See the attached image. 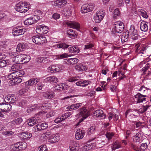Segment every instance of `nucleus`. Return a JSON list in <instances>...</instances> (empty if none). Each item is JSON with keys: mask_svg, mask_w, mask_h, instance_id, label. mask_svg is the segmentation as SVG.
<instances>
[{"mask_svg": "<svg viewBox=\"0 0 151 151\" xmlns=\"http://www.w3.org/2000/svg\"><path fill=\"white\" fill-rule=\"evenodd\" d=\"M29 8V6L26 3L21 1L16 5L15 9L17 12L23 13L26 12Z\"/></svg>", "mask_w": 151, "mask_h": 151, "instance_id": "obj_1", "label": "nucleus"}, {"mask_svg": "<svg viewBox=\"0 0 151 151\" xmlns=\"http://www.w3.org/2000/svg\"><path fill=\"white\" fill-rule=\"evenodd\" d=\"M124 27V24L122 22L117 21L115 22L112 32L114 34V32L119 33H121L123 31Z\"/></svg>", "mask_w": 151, "mask_h": 151, "instance_id": "obj_2", "label": "nucleus"}, {"mask_svg": "<svg viewBox=\"0 0 151 151\" xmlns=\"http://www.w3.org/2000/svg\"><path fill=\"white\" fill-rule=\"evenodd\" d=\"M79 111L78 116H80L82 117L79 119V121L77 123V125L82 122L84 119L87 118L89 116V113L87 110L86 107H83L79 109L78 110Z\"/></svg>", "mask_w": 151, "mask_h": 151, "instance_id": "obj_3", "label": "nucleus"}, {"mask_svg": "<svg viewBox=\"0 0 151 151\" xmlns=\"http://www.w3.org/2000/svg\"><path fill=\"white\" fill-rule=\"evenodd\" d=\"M48 104H35L34 105L29 107L27 109V112H30L33 111H37L39 109L44 110L48 108L47 105Z\"/></svg>", "mask_w": 151, "mask_h": 151, "instance_id": "obj_4", "label": "nucleus"}, {"mask_svg": "<svg viewBox=\"0 0 151 151\" xmlns=\"http://www.w3.org/2000/svg\"><path fill=\"white\" fill-rule=\"evenodd\" d=\"M65 68L64 66L62 64H56L50 65L48 69L51 73H56L64 70Z\"/></svg>", "mask_w": 151, "mask_h": 151, "instance_id": "obj_5", "label": "nucleus"}, {"mask_svg": "<svg viewBox=\"0 0 151 151\" xmlns=\"http://www.w3.org/2000/svg\"><path fill=\"white\" fill-rule=\"evenodd\" d=\"M12 145V150L14 151H19L25 150L27 146V144L25 142H22L16 143Z\"/></svg>", "mask_w": 151, "mask_h": 151, "instance_id": "obj_6", "label": "nucleus"}, {"mask_svg": "<svg viewBox=\"0 0 151 151\" xmlns=\"http://www.w3.org/2000/svg\"><path fill=\"white\" fill-rule=\"evenodd\" d=\"M32 40L36 44H43L46 42V39L44 36L36 35L32 37Z\"/></svg>", "mask_w": 151, "mask_h": 151, "instance_id": "obj_7", "label": "nucleus"}, {"mask_svg": "<svg viewBox=\"0 0 151 151\" xmlns=\"http://www.w3.org/2000/svg\"><path fill=\"white\" fill-rule=\"evenodd\" d=\"M106 15L105 10H100L97 12L94 16V20L96 23H99Z\"/></svg>", "mask_w": 151, "mask_h": 151, "instance_id": "obj_8", "label": "nucleus"}, {"mask_svg": "<svg viewBox=\"0 0 151 151\" xmlns=\"http://www.w3.org/2000/svg\"><path fill=\"white\" fill-rule=\"evenodd\" d=\"M95 5L93 3L83 5L81 8V12L82 13H86L92 11L94 9Z\"/></svg>", "mask_w": 151, "mask_h": 151, "instance_id": "obj_9", "label": "nucleus"}, {"mask_svg": "<svg viewBox=\"0 0 151 151\" xmlns=\"http://www.w3.org/2000/svg\"><path fill=\"white\" fill-rule=\"evenodd\" d=\"M12 31L14 36H17L23 34L26 32V29L21 27H16L13 28Z\"/></svg>", "mask_w": 151, "mask_h": 151, "instance_id": "obj_10", "label": "nucleus"}, {"mask_svg": "<svg viewBox=\"0 0 151 151\" xmlns=\"http://www.w3.org/2000/svg\"><path fill=\"white\" fill-rule=\"evenodd\" d=\"M36 32L40 35L46 34L48 32V29L46 26L43 25L38 26L36 29Z\"/></svg>", "mask_w": 151, "mask_h": 151, "instance_id": "obj_11", "label": "nucleus"}, {"mask_svg": "<svg viewBox=\"0 0 151 151\" xmlns=\"http://www.w3.org/2000/svg\"><path fill=\"white\" fill-rule=\"evenodd\" d=\"M146 96L138 93L134 95V97L136 99V104L142 103L146 101Z\"/></svg>", "mask_w": 151, "mask_h": 151, "instance_id": "obj_12", "label": "nucleus"}, {"mask_svg": "<svg viewBox=\"0 0 151 151\" xmlns=\"http://www.w3.org/2000/svg\"><path fill=\"white\" fill-rule=\"evenodd\" d=\"M4 101L8 104H14L17 100L16 97L14 95L9 94L5 97Z\"/></svg>", "mask_w": 151, "mask_h": 151, "instance_id": "obj_13", "label": "nucleus"}, {"mask_svg": "<svg viewBox=\"0 0 151 151\" xmlns=\"http://www.w3.org/2000/svg\"><path fill=\"white\" fill-rule=\"evenodd\" d=\"M41 122V119L40 117H34L30 119H28L27 122L28 125L33 126L35 124Z\"/></svg>", "mask_w": 151, "mask_h": 151, "instance_id": "obj_14", "label": "nucleus"}, {"mask_svg": "<svg viewBox=\"0 0 151 151\" xmlns=\"http://www.w3.org/2000/svg\"><path fill=\"white\" fill-rule=\"evenodd\" d=\"M11 105L8 103L0 104V111L3 112H6L11 109Z\"/></svg>", "mask_w": 151, "mask_h": 151, "instance_id": "obj_15", "label": "nucleus"}, {"mask_svg": "<svg viewBox=\"0 0 151 151\" xmlns=\"http://www.w3.org/2000/svg\"><path fill=\"white\" fill-rule=\"evenodd\" d=\"M93 116L95 118L99 117L101 119H104L105 117V115L102 110L98 109L94 111L93 114Z\"/></svg>", "mask_w": 151, "mask_h": 151, "instance_id": "obj_16", "label": "nucleus"}, {"mask_svg": "<svg viewBox=\"0 0 151 151\" xmlns=\"http://www.w3.org/2000/svg\"><path fill=\"white\" fill-rule=\"evenodd\" d=\"M132 39L134 40H136L138 37V32L137 30L135 29L134 26H131L129 30Z\"/></svg>", "mask_w": 151, "mask_h": 151, "instance_id": "obj_17", "label": "nucleus"}, {"mask_svg": "<svg viewBox=\"0 0 151 151\" xmlns=\"http://www.w3.org/2000/svg\"><path fill=\"white\" fill-rule=\"evenodd\" d=\"M86 133L85 130L78 129L76 131L75 134V137L77 139H82Z\"/></svg>", "mask_w": 151, "mask_h": 151, "instance_id": "obj_18", "label": "nucleus"}, {"mask_svg": "<svg viewBox=\"0 0 151 151\" xmlns=\"http://www.w3.org/2000/svg\"><path fill=\"white\" fill-rule=\"evenodd\" d=\"M66 24L68 26L70 27V28L76 29L78 30H79V29L80 27V24L75 22L68 21L66 22Z\"/></svg>", "mask_w": 151, "mask_h": 151, "instance_id": "obj_19", "label": "nucleus"}, {"mask_svg": "<svg viewBox=\"0 0 151 151\" xmlns=\"http://www.w3.org/2000/svg\"><path fill=\"white\" fill-rule=\"evenodd\" d=\"M58 81V78L54 76H51L46 78L44 79L45 83H57Z\"/></svg>", "mask_w": 151, "mask_h": 151, "instance_id": "obj_20", "label": "nucleus"}, {"mask_svg": "<svg viewBox=\"0 0 151 151\" xmlns=\"http://www.w3.org/2000/svg\"><path fill=\"white\" fill-rule=\"evenodd\" d=\"M60 139L59 134L56 133L51 135L49 138V142L51 143H55L58 142Z\"/></svg>", "mask_w": 151, "mask_h": 151, "instance_id": "obj_21", "label": "nucleus"}, {"mask_svg": "<svg viewBox=\"0 0 151 151\" xmlns=\"http://www.w3.org/2000/svg\"><path fill=\"white\" fill-rule=\"evenodd\" d=\"M67 2L66 0H56L54 2L53 6L61 7L65 4Z\"/></svg>", "mask_w": 151, "mask_h": 151, "instance_id": "obj_22", "label": "nucleus"}, {"mask_svg": "<svg viewBox=\"0 0 151 151\" xmlns=\"http://www.w3.org/2000/svg\"><path fill=\"white\" fill-rule=\"evenodd\" d=\"M24 54H23L18 55L14 57L13 58V61L15 63H20L21 62L24 60Z\"/></svg>", "mask_w": 151, "mask_h": 151, "instance_id": "obj_23", "label": "nucleus"}, {"mask_svg": "<svg viewBox=\"0 0 151 151\" xmlns=\"http://www.w3.org/2000/svg\"><path fill=\"white\" fill-rule=\"evenodd\" d=\"M75 68L76 70H78L79 72H81L87 70L88 69V67L81 63L75 66Z\"/></svg>", "mask_w": 151, "mask_h": 151, "instance_id": "obj_24", "label": "nucleus"}, {"mask_svg": "<svg viewBox=\"0 0 151 151\" xmlns=\"http://www.w3.org/2000/svg\"><path fill=\"white\" fill-rule=\"evenodd\" d=\"M40 79L37 78L31 79L26 82V84L27 86H32L37 84L40 81Z\"/></svg>", "mask_w": 151, "mask_h": 151, "instance_id": "obj_25", "label": "nucleus"}, {"mask_svg": "<svg viewBox=\"0 0 151 151\" xmlns=\"http://www.w3.org/2000/svg\"><path fill=\"white\" fill-rule=\"evenodd\" d=\"M82 105V103L74 104H72L70 106H68L67 108L70 111L76 110L77 109L80 107Z\"/></svg>", "mask_w": 151, "mask_h": 151, "instance_id": "obj_26", "label": "nucleus"}, {"mask_svg": "<svg viewBox=\"0 0 151 151\" xmlns=\"http://www.w3.org/2000/svg\"><path fill=\"white\" fill-rule=\"evenodd\" d=\"M32 136V134L29 132H22L21 134V138L26 140H29Z\"/></svg>", "mask_w": 151, "mask_h": 151, "instance_id": "obj_27", "label": "nucleus"}, {"mask_svg": "<svg viewBox=\"0 0 151 151\" xmlns=\"http://www.w3.org/2000/svg\"><path fill=\"white\" fill-rule=\"evenodd\" d=\"M70 151H79V150L78 145L75 142H73L70 146Z\"/></svg>", "mask_w": 151, "mask_h": 151, "instance_id": "obj_28", "label": "nucleus"}, {"mask_svg": "<svg viewBox=\"0 0 151 151\" xmlns=\"http://www.w3.org/2000/svg\"><path fill=\"white\" fill-rule=\"evenodd\" d=\"M142 139V135L141 133H137L136 135L133 137V140L134 142L139 143L140 140Z\"/></svg>", "mask_w": 151, "mask_h": 151, "instance_id": "obj_29", "label": "nucleus"}, {"mask_svg": "<svg viewBox=\"0 0 151 151\" xmlns=\"http://www.w3.org/2000/svg\"><path fill=\"white\" fill-rule=\"evenodd\" d=\"M67 34L68 36L72 38H75L77 36V33L72 29H69L67 30Z\"/></svg>", "mask_w": 151, "mask_h": 151, "instance_id": "obj_30", "label": "nucleus"}, {"mask_svg": "<svg viewBox=\"0 0 151 151\" xmlns=\"http://www.w3.org/2000/svg\"><path fill=\"white\" fill-rule=\"evenodd\" d=\"M23 121V119L21 117H19L12 121L10 123L11 126L14 125H19Z\"/></svg>", "mask_w": 151, "mask_h": 151, "instance_id": "obj_31", "label": "nucleus"}, {"mask_svg": "<svg viewBox=\"0 0 151 151\" xmlns=\"http://www.w3.org/2000/svg\"><path fill=\"white\" fill-rule=\"evenodd\" d=\"M65 62L68 64H74L77 63L78 61V59L76 58H71L65 59Z\"/></svg>", "mask_w": 151, "mask_h": 151, "instance_id": "obj_32", "label": "nucleus"}, {"mask_svg": "<svg viewBox=\"0 0 151 151\" xmlns=\"http://www.w3.org/2000/svg\"><path fill=\"white\" fill-rule=\"evenodd\" d=\"M148 26L146 22H142L140 24V28L141 31L146 32L148 29Z\"/></svg>", "mask_w": 151, "mask_h": 151, "instance_id": "obj_33", "label": "nucleus"}, {"mask_svg": "<svg viewBox=\"0 0 151 151\" xmlns=\"http://www.w3.org/2000/svg\"><path fill=\"white\" fill-rule=\"evenodd\" d=\"M25 48V45L23 43H21L18 44L16 49L17 52H21L23 51Z\"/></svg>", "mask_w": 151, "mask_h": 151, "instance_id": "obj_34", "label": "nucleus"}, {"mask_svg": "<svg viewBox=\"0 0 151 151\" xmlns=\"http://www.w3.org/2000/svg\"><path fill=\"white\" fill-rule=\"evenodd\" d=\"M96 131L95 126H92L88 129L87 131V134L88 135H90L94 134Z\"/></svg>", "mask_w": 151, "mask_h": 151, "instance_id": "obj_35", "label": "nucleus"}, {"mask_svg": "<svg viewBox=\"0 0 151 151\" xmlns=\"http://www.w3.org/2000/svg\"><path fill=\"white\" fill-rule=\"evenodd\" d=\"M150 106L148 105L143 106L138 110H137V112L139 114H142L146 111Z\"/></svg>", "mask_w": 151, "mask_h": 151, "instance_id": "obj_36", "label": "nucleus"}, {"mask_svg": "<svg viewBox=\"0 0 151 151\" xmlns=\"http://www.w3.org/2000/svg\"><path fill=\"white\" fill-rule=\"evenodd\" d=\"M119 118L118 115H116L113 113H110L109 114L108 118L109 121L113 118L114 121H116Z\"/></svg>", "mask_w": 151, "mask_h": 151, "instance_id": "obj_37", "label": "nucleus"}, {"mask_svg": "<svg viewBox=\"0 0 151 151\" xmlns=\"http://www.w3.org/2000/svg\"><path fill=\"white\" fill-rule=\"evenodd\" d=\"M96 145H97V147L99 148L102 147L103 145L105 144L104 141L102 140L100 138L96 139Z\"/></svg>", "mask_w": 151, "mask_h": 151, "instance_id": "obj_38", "label": "nucleus"}, {"mask_svg": "<svg viewBox=\"0 0 151 151\" xmlns=\"http://www.w3.org/2000/svg\"><path fill=\"white\" fill-rule=\"evenodd\" d=\"M121 147L120 143L117 141H116L111 146L112 151H114L116 149H118Z\"/></svg>", "mask_w": 151, "mask_h": 151, "instance_id": "obj_39", "label": "nucleus"}, {"mask_svg": "<svg viewBox=\"0 0 151 151\" xmlns=\"http://www.w3.org/2000/svg\"><path fill=\"white\" fill-rule=\"evenodd\" d=\"M44 97L47 99H51L54 96V93L53 92H47L44 95Z\"/></svg>", "mask_w": 151, "mask_h": 151, "instance_id": "obj_40", "label": "nucleus"}, {"mask_svg": "<svg viewBox=\"0 0 151 151\" xmlns=\"http://www.w3.org/2000/svg\"><path fill=\"white\" fill-rule=\"evenodd\" d=\"M24 23L25 25H30L34 23L32 17L28 18L25 20Z\"/></svg>", "mask_w": 151, "mask_h": 151, "instance_id": "obj_41", "label": "nucleus"}, {"mask_svg": "<svg viewBox=\"0 0 151 151\" xmlns=\"http://www.w3.org/2000/svg\"><path fill=\"white\" fill-rule=\"evenodd\" d=\"M120 13L118 9H116L114 11L113 14V17L114 19H116L119 17Z\"/></svg>", "mask_w": 151, "mask_h": 151, "instance_id": "obj_42", "label": "nucleus"}, {"mask_svg": "<svg viewBox=\"0 0 151 151\" xmlns=\"http://www.w3.org/2000/svg\"><path fill=\"white\" fill-rule=\"evenodd\" d=\"M139 14L142 16L143 17L147 19L148 17V15L147 12L144 10L142 9L138 10Z\"/></svg>", "mask_w": 151, "mask_h": 151, "instance_id": "obj_43", "label": "nucleus"}, {"mask_svg": "<svg viewBox=\"0 0 151 151\" xmlns=\"http://www.w3.org/2000/svg\"><path fill=\"white\" fill-rule=\"evenodd\" d=\"M9 60H3L0 62V67L3 68L7 65H9Z\"/></svg>", "mask_w": 151, "mask_h": 151, "instance_id": "obj_44", "label": "nucleus"}, {"mask_svg": "<svg viewBox=\"0 0 151 151\" xmlns=\"http://www.w3.org/2000/svg\"><path fill=\"white\" fill-rule=\"evenodd\" d=\"M57 47L59 48H62L63 49H65L68 48L69 45L64 43H62L57 44L56 45Z\"/></svg>", "mask_w": 151, "mask_h": 151, "instance_id": "obj_45", "label": "nucleus"}, {"mask_svg": "<svg viewBox=\"0 0 151 151\" xmlns=\"http://www.w3.org/2000/svg\"><path fill=\"white\" fill-rule=\"evenodd\" d=\"M22 79L20 77H16V78L15 79L12 80V83H14L12 84L13 85L17 84L18 83H20L22 82Z\"/></svg>", "mask_w": 151, "mask_h": 151, "instance_id": "obj_46", "label": "nucleus"}, {"mask_svg": "<svg viewBox=\"0 0 151 151\" xmlns=\"http://www.w3.org/2000/svg\"><path fill=\"white\" fill-rule=\"evenodd\" d=\"M17 77H20L23 76L25 74V72L23 70H18L15 71Z\"/></svg>", "mask_w": 151, "mask_h": 151, "instance_id": "obj_47", "label": "nucleus"}, {"mask_svg": "<svg viewBox=\"0 0 151 151\" xmlns=\"http://www.w3.org/2000/svg\"><path fill=\"white\" fill-rule=\"evenodd\" d=\"M64 87L62 84L57 85L54 88L53 90L55 91H61Z\"/></svg>", "mask_w": 151, "mask_h": 151, "instance_id": "obj_48", "label": "nucleus"}, {"mask_svg": "<svg viewBox=\"0 0 151 151\" xmlns=\"http://www.w3.org/2000/svg\"><path fill=\"white\" fill-rule=\"evenodd\" d=\"M20 68V66L18 64H14L11 67V70L12 71H17Z\"/></svg>", "mask_w": 151, "mask_h": 151, "instance_id": "obj_49", "label": "nucleus"}, {"mask_svg": "<svg viewBox=\"0 0 151 151\" xmlns=\"http://www.w3.org/2000/svg\"><path fill=\"white\" fill-rule=\"evenodd\" d=\"M51 132H47L43 133L41 136V137H43L45 139H46L48 137H50L51 135Z\"/></svg>", "mask_w": 151, "mask_h": 151, "instance_id": "obj_50", "label": "nucleus"}, {"mask_svg": "<svg viewBox=\"0 0 151 151\" xmlns=\"http://www.w3.org/2000/svg\"><path fill=\"white\" fill-rule=\"evenodd\" d=\"M91 81L88 80H82L81 86L85 87L91 83Z\"/></svg>", "mask_w": 151, "mask_h": 151, "instance_id": "obj_51", "label": "nucleus"}, {"mask_svg": "<svg viewBox=\"0 0 151 151\" xmlns=\"http://www.w3.org/2000/svg\"><path fill=\"white\" fill-rule=\"evenodd\" d=\"M16 77H17V76H16L15 71L10 74L8 76V78L10 79H12V80L15 79L16 78Z\"/></svg>", "mask_w": 151, "mask_h": 151, "instance_id": "obj_52", "label": "nucleus"}, {"mask_svg": "<svg viewBox=\"0 0 151 151\" xmlns=\"http://www.w3.org/2000/svg\"><path fill=\"white\" fill-rule=\"evenodd\" d=\"M71 8L70 7H68L64 9V12H66L65 14L66 15L70 16L71 15L72 12L71 11Z\"/></svg>", "mask_w": 151, "mask_h": 151, "instance_id": "obj_53", "label": "nucleus"}, {"mask_svg": "<svg viewBox=\"0 0 151 151\" xmlns=\"http://www.w3.org/2000/svg\"><path fill=\"white\" fill-rule=\"evenodd\" d=\"M69 55L66 53H64L58 55H57V58L59 59H62L64 58H67L69 57Z\"/></svg>", "mask_w": 151, "mask_h": 151, "instance_id": "obj_54", "label": "nucleus"}, {"mask_svg": "<svg viewBox=\"0 0 151 151\" xmlns=\"http://www.w3.org/2000/svg\"><path fill=\"white\" fill-rule=\"evenodd\" d=\"M14 132L12 131L9 130L5 131L3 132V134L6 136H10L13 134Z\"/></svg>", "mask_w": 151, "mask_h": 151, "instance_id": "obj_55", "label": "nucleus"}, {"mask_svg": "<svg viewBox=\"0 0 151 151\" xmlns=\"http://www.w3.org/2000/svg\"><path fill=\"white\" fill-rule=\"evenodd\" d=\"M32 17L34 21V23H35L37 22L40 19V17L37 15H35L32 16Z\"/></svg>", "mask_w": 151, "mask_h": 151, "instance_id": "obj_56", "label": "nucleus"}, {"mask_svg": "<svg viewBox=\"0 0 151 151\" xmlns=\"http://www.w3.org/2000/svg\"><path fill=\"white\" fill-rule=\"evenodd\" d=\"M34 129H35L36 131H39L42 130V128L41 127V125L39 124H37L36 126H35L34 127Z\"/></svg>", "mask_w": 151, "mask_h": 151, "instance_id": "obj_57", "label": "nucleus"}, {"mask_svg": "<svg viewBox=\"0 0 151 151\" xmlns=\"http://www.w3.org/2000/svg\"><path fill=\"white\" fill-rule=\"evenodd\" d=\"M40 151H50L47 150V146L45 145H42L40 147Z\"/></svg>", "mask_w": 151, "mask_h": 151, "instance_id": "obj_58", "label": "nucleus"}, {"mask_svg": "<svg viewBox=\"0 0 151 151\" xmlns=\"http://www.w3.org/2000/svg\"><path fill=\"white\" fill-rule=\"evenodd\" d=\"M64 120L62 116H59L55 120V123H58Z\"/></svg>", "mask_w": 151, "mask_h": 151, "instance_id": "obj_59", "label": "nucleus"}, {"mask_svg": "<svg viewBox=\"0 0 151 151\" xmlns=\"http://www.w3.org/2000/svg\"><path fill=\"white\" fill-rule=\"evenodd\" d=\"M26 101L22 100L19 102V105L21 107H23L26 105Z\"/></svg>", "mask_w": 151, "mask_h": 151, "instance_id": "obj_60", "label": "nucleus"}, {"mask_svg": "<svg viewBox=\"0 0 151 151\" xmlns=\"http://www.w3.org/2000/svg\"><path fill=\"white\" fill-rule=\"evenodd\" d=\"M93 46V45L91 43H87L86 45H85V47L84 49L87 50L90 49Z\"/></svg>", "mask_w": 151, "mask_h": 151, "instance_id": "obj_61", "label": "nucleus"}, {"mask_svg": "<svg viewBox=\"0 0 151 151\" xmlns=\"http://www.w3.org/2000/svg\"><path fill=\"white\" fill-rule=\"evenodd\" d=\"M114 41L116 42H119L120 40V37L119 35H117V34H115V35L114 36Z\"/></svg>", "mask_w": 151, "mask_h": 151, "instance_id": "obj_62", "label": "nucleus"}, {"mask_svg": "<svg viewBox=\"0 0 151 151\" xmlns=\"http://www.w3.org/2000/svg\"><path fill=\"white\" fill-rule=\"evenodd\" d=\"M140 147L141 149L144 150L147 148L148 145L146 143H143L141 144Z\"/></svg>", "mask_w": 151, "mask_h": 151, "instance_id": "obj_63", "label": "nucleus"}, {"mask_svg": "<svg viewBox=\"0 0 151 151\" xmlns=\"http://www.w3.org/2000/svg\"><path fill=\"white\" fill-rule=\"evenodd\" d=\"M106 137L108 139V140H109L111 139L112 137L114 135L113 133L107 132L106 134Z\"/></svg>", "mask_w": 151, "mask_h": 151, "instance_id": "obj_64", "label": "nucleus"}]
</instances>
